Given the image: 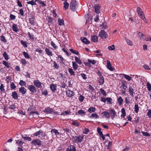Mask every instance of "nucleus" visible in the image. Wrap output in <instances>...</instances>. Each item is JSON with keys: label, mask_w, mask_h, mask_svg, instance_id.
<instances>
[{"label": "nucleus", "mask_w": 151, "mask_h": 151, "mask_svg": "<svg viewBox=\"0 0 151 151\" xmlns=\"http://www.w3.org/2000/svg\"><path fill=\"white\" fill-rule=\"evenodd\" d=\"M137 12L138 15L140 16V17L146 23H147V20L145 17L143 12L142 10L139 7H137Z\"/></svg>", "instance_id": "nucleus-1"}, {"label": "nucleus", "mask_w": 151, "mask_h": 151, "mask_svg": "<svg viewBox=\"0 0 151 151\" xmlns=\"http://www.w3.org/2000/svg\"><path fill=\"white\" fill-rule=\"evenodd\" d=\"M33 135L36 136H38V137L41 139H44L45 137L46 136V133L42 132L41 129L35 132Z\"/></svg>", "instance_id": "nucleus-2"}, {"label": "nucleus", "mask_w": 151, "mask_h": 151, "mask_svg": "<svg viewBox=\"0 0 151 151\" xmlns=\"http://www.w3.org/2000/svg\"><path fill=\"white\" fill-rule=\"evenodd\" d=\"M83 139V135H79V136H73L72 139L73 140V142L74 143H81Z\"/></svg>", "instance_id": "nucleus-3"}, {"label": "nucleus", "mask_w": 151, "mask_h": 151, "mask_svg": "<svg viewBox=\"0 0 151 151\" xmlns=\"http://www.w3.org/2000/svg\"><path fill=\"white\" fill-rule=\"evenodd\" d=\"M99 37L101 39H106L108 37V35L104 30H101L99 32Z\"/></svg>", "instance_id": "nucleus-4"}, {"label": "nucleus", "mask_w": 151, "mask_h": 151, "mask_svg": "<svg viewBox=\"0 0 151 151\" xmlns=\"http://www.w3.org/2000/svg\"><path fill=\"white\" fill-rule=\"evenodd\" d=\"M77 6V2L75 0H72L70 4V7L71 10L75 11Z\"/></svg>", "instance_id": "nucleus-5"}, {"label": "nucleus", "mask_w": 151, "mask_h": 151, "mask_svg": "<svg viewBox=\"0 0 151 151\" xmlns=\"http://www.w3.org/2000/svg\"><path fill=\"white\" fill-rule=\"evenodd\" d=\"M33 83L34 86L37 88H40L41 86L42 83L38 80H34Z\"/></svg>", "instance_id": "nucleus-6"}, {"label": "nucleus", "mask_w": 151, "mask_h": 151, "mask_svg": "<svg viewBox=\"0 0 151 151\" xmlns=\"http://www.w3.org/2000/svg\"><path fill=\"white\" fill-rule=\"evenodd\" d=\"M28 89L30 92L32 93H35L37 91L36 87L33 85L28 86Z\"/></svg>", "instance_id": "nucleus-7"}, {"label": "nucleus", "mask_w": 151, "mask_h": 151, "mask_svg": "<svg viewBox=\"0 0 151 151\" xmlns=\"http://www.w3.org/2000/svg\"><path fill=\"white\" fill-rule=\"evenodd\" d=\"M32 144L35 145H40L42 144L41 141L38 139H36L32 141L31 142Z\"/></svg>", "instance_id": "nucleus-8"}, {"label": "nucleus", "mask_w": 151, "mask_h": 151, "mask_svg": "<svg viewBox=\"0 0 151 151\" xmlns=\"http://www.w3.org/2000/svg\"><path fill=\"white\" fill-rule=\"evenodd\" d=\"M51 132L53 135H56L57 137H59V136L60 135V133L58 130L55 129H52L51 130Z\"/></svg>", "instance_id": "nucleus-9"}, {"label": "nucleus", "mask_w": 151, "mask_h": 151, "mask_svg": "<svg viewBox=\"0 0 151 151\" xmlns=\"http://www.w3.org/2000/svg\"><path fill=\"white\" fill-rule=\"evenodd\" d=\"M54 110L52 108H50L49 107H47L45 108L44 110L45 113H47V114H51L53 112H54Z\"/></svg>", "instance_id": "nucleus-10"}, {"label": "nucleus", "mask_w": 151, "mask_h": 151, "mask_svg": "<svg viewBox=\"0 0 151 151\" xmlns=\"http://www.w3.org/2000/svg\"><path fill=\"white\" fill-rule=\"evenodd\" d=\"M101 115L103 117H104L107 119L110 118V113L107 111H104L101 113Z\"/></svg>", "instance_id": "nucleus-11"}, {"label": "nucleus", "mask_w": 151, "mask_h": 151, "mask_svg": "<svg viewBox=\"0 0 151 151\" xmlns=\"http://www.w3.org/2000/svg\"><path fill=\"white\" fill-rule=\"evenodd\" d=\"M65 151H76V147L74 145H70L69 147L66 149Z\"/></svg>", "instance_id": "nucleus-12"}, {"label": "nucleus", "mask_w": 151, "mask_h": 151, "mask_svg": "<svg viewBox=\"0 0 151 151\" xmlns=\"http://www.w3.org/2000/svg\"><path fill=\"white\" fill-rule=\"evenodd\" d=\"M110 115H111V116L112 119L113 120L116 113V111L113 109H110L109 112Z\"/></svg>", "instance_id": "nucleus-13"}, {"label": "nucleus", "mask_w": 151, "mask_h": 151, "mask_svg": "<svg viewBox=\"0 0 151 151\" xmlns=\"http://www.w3.org/2000/svg\"><path fill=\"white\" fill-rule=\"evenodd\" d=\"M81 40L83 43L86 44H88L90 43V41L86 37H81Z\"/></svg>", "instance_id": "nucleus-14"}, {"label": "nucleus", "mask_w": 151, "mask_h": 151, "mask_svg": "<svg viewBox=\"0 0 151 151\" xmlns=\"http://www.w3.org/2000/svg\"><path fill=\"white\" fill-rule=\"evenodd\" d=\"M19 92L22 95H24L26 93L27 89L24 87H22L19 88Z\"/></svg>", "instance_id": "nucleus-15"}, {"label": "nucleus", "mask_w": 151, "mask_h": 151, "mask_svg": "<svg viewBox=\"0 0 151 151\" xmlns=\"http://www.w3.org/2000/svg\"><path fill=\"white\" fill-rule=\"evenodd\" d=\"M29 18V22L32 25L34 26L35 23L34 19L35 17L33 15L31 16Z\"/></svg>", "instance_id": "nucleus-16"}, {"label": "nucleus", "mask_w": 151, "mask_h": 151, "mask_svg": "<svg viewBox=\"0 0 151 151\" xmlns=\"http://www.w3.org/2000/svg\"><path fill=\"white\" fill-rule=\"evenodd\" d=\"M99 84L101 85H103L104 82V78L103 76L99 77L98 78Z\"/></svg>", "instance_id": "nucleus-17"}, {"label": "nucleus", "mask_w": 151, "mask_h": 151, "mask_svg": "<svg viewBox=\"0 0 151 151\" xmlns=\"http://www.w3.org/2000/svg\"><path fill=\"white\" fill-rule=\"evenodd\" d=\"M45 50L46 53L47 55L49 56H53V54L51 50L49 49L46 48H45Z\"/></svg>", "instance_id": "nucleus-18"}, {"label": "nucleus", "mask_w": 151, "mask_h": 151, "mask_svg": "<svg viewBox=\"0 0 151 151\" xmlns=\"http://www.w3.org/2000/svg\"><path fill=\"white\" fill-rule=\"evenodd\" d=\"M57 86L56 85L53 83L51 84L50 85V88L52 91L54 92L56 89Z\"/></svg>", "instance_id": "nucleus-19"}, {"label": "nucleus", "mask_w": 151, "mask_h": 151, "mask_svg": "<svg viewBox=\"0 0 151 151\" xmlns=\"http://www.w3.org/2000/svg\"><path fill=\"white\" fill-rule=\"evenodd\" d=\"M13 31L17 32L19 31V29L17 26V25L15 24H14L12 27Z\"/></svg>", "instance_id": "nucleus-20"}, {"label": "nucleus", "mask_w": 151, "mask_h": 151, "mask_svg": "<svg viewBox=\"0 0 151 151\" xmlns=\"http://www.w3.org/2000/svg\"><path fill=\"white\" fill-rule=\"evenodd\" d=\"M107 68L110 71H113V68L112 67L111 64L109 60H107Z\"/></svg>", "instance_id": "nucleus-21"}, {"label": "nucleus", "mask_w": 151, "mask_h": 151, "mask_svg": "<svg viewBox=\"0 0 151 151\" xmlns=\"http://www.w3.org/2000/svg\"><path fill=\"white\" fill-rule=\"evenodd\" d=\"M98 37L95 35H93L91 36V41L94 42H96L98 41Z\"/></svg>", "instance_id": "nucleus-22"}, {"label": "nucleus", "mask_w": 151, "mask_h": 151, "mask_svg": "<svg viewBox=\"0 0 151 151\" xmlns=\"http://www.w3.org/2000/svg\"><path fill=\"white\" fill-rule=\"evenodd\" d=\"M15 140L16 141V143L19 146H22L24 143V142L22 141L21 139L20 140L16 139Z\"/></svg>", "instance_id": "nucleus-23"}, {"label": "nucleus", "mask_w": 151, "mask_h": 151, "mask_svg": "<svg viewBox=\"0 0 151 151\" xmlns=\"http://www.w3.org/2000/svg\"><path fill=\"white\" fill-rule=\"evenodd\" d=\"M12 96L13 98L14 99H18V94L15 91L12 92Z\"/></svg>", "instance_id": "nucleus-24"}, {"label": "nucleus", "mask_w": 151, "mask_h": 151, "mask_svg": "<svg viewBox=\"0 0 151 151\" xmlns=\"http://www.w3.org/2000/svg\"><path fill=\"white\" fill-rule=\"evenodd\" d=\"M89 117L91 119L93 118L94 119H97L99 118V116L97 114L93 113L91 114L90 116Z\"/></svg>", "instance_id": "nucleus-25"}, {"label": "nucleus", "mask_w": 151, "mask_h": 151, "mask_svg": "<svg viewBox=\"0 0 151 151\" xmlns=\"http://www.w3.org/2000/svg\"><path fill=\"white\" fill-rule=\"evenodd\" d=\"M94 8L95 12L98 14L100 12V7L99 5H97L94 6Z\"/></svg>", "instance_id": "nucleus-26"}, {"label": "nucleus", "mask_w": 151, "mask_h": 151, "mask_svg": "<svg viewBox=\"0 0 151 151\" xmlns=\"http://www.w3.org/2000/svg\"><path fill=\"white\" fill-rule=\"evenodd\" d=\"M96 108L93 106L90 107L88 110V111L90 113H91L94 112L96 111Z\"/></svg>", "instance_id": "nucleus-27"}, {"label": "nucleus", "mask_w": 151, "mask_h": 151, "mask_svg": "<svg viewBox=\"0 0 151 151\" xmlns=\"http://www.w3.org/2000/svg\"><path fill=\"white\" fill-rule=\"evenodd\" d=\"M16 104H17L16 103H14L11 104H9L8 108L10 109L13 110L16 108Z\"/></svg>", "instance_id": "nucleus-28"}, {"label": "nucleus", "mask_w": 151, "mask_h": 151, "mask_svg": "<svg viewBox=\"0 0 151 151\" xmlns=\"http://www.w3.org/2000/svg\"><path fill=\"white\" fill-rule=\"evenodd\" d=\"M123 101V99L121 96H119L117 99V102L119 105H121Z\"/></svg>", "instance_id": "nucleus-29"}, {"label": "nucleus", "mask_w": 151, "mask_h": 151, "mask_svg": "<svg viewBox=\"0 0 151 151\" xmlns=\"http://www.w3.org/2000/svg\"><path fill=\"white\" fill-rule=\"evenodd\" d=\"M66 94L68 96L71 97L73 96V91L69 89L66 91Z\"/></svg>", "instance_id": "nucleus-30"}, {"label": "nucleus", "mask_w": 151, "mask_h": 151, "mask_svg": "<svg viewBox=\"0 0 151 151\" xmlns=\"http://www.w3.org/2000/svg\"><path fill=\"white\" fill-rule=\"evenodd\" d=\"M134 90L132 87H130L129 88V93L130 94V95L132 96H134Z\"/></svg>", "instance_id": "nucleus-31"}, {"label": "nucleus", "mask_w": 151, "mask_h": 151, "mask_svg": "<svg viewBox=\"0 0 151 151\" xmlns=\"http://www.w3.org/2000/svg\"><path fill=\"white\" fill-rule=\"evenodd\" d=\"M70 110H68L65 111H63L62 112L60 115L65 116L70 114Z\"/></svg>", "instance_id": "nucleus-32"}, {"label": "nucleus", "mask_w": 151, "mask_h": 151, "mask_svg": "<svg viewBox=\"0 0 151 151\" xmlns=\"http://www.w3.org/2000/svg\"><path fill=\"white\" fill-rule=\"evenodd\" d=\"M75 59L76 62L79 65H81L82 63V61L78 57L76 56Z\"/></svg>", "instance_id": "nucleus-33"}, {"label": "nucleus", "mask_w": 151, "mask_h": 151, "mask_svg": "<svg viewBox=\"0 0 151 151\" xmlns=\"http://www.w3.org/2000/svg\"><path fill=\"white\" fill-rule=\"evenodd\" d=\"M125 40L128 44L130 46H132L133 45V42L132 41L125 38Z\"/></svg>", "instance_id": "nucleus-34"}, {"label": "nucleus", "mask_w": 151, "mask_h": 151, "mask_svg": "<svg viewBox=\"0 0 151 151\" xmlns=\"http://www.w3.org/2000/svg\"><path fill=\"white\" fill-rule=\"evenodd\" d=\"M72 66H73V68L75 70H76L77 69L78 67V65L75 62H72Z\"/></svg>", "instance_id": "nucleus-35"}, {"label": "nucleus", "mask_w": 151, "mask_h": 151, "mask_svg": "<svg viewBox=\"0 0 151 151\" xmlns=\"http://www.w3.org/2000/svg\"><path fill=\"white\" fill-rule=\"evenodd\" d=\"M72 125L77 127H78L79 126V123L77 122V120H72Z\"/></svg>", "instance_id": "nucleus-36"}, {"label": "nucleus", "mask_w": 151, "mask_h": 151, "mask_svg": "<svg viewBox=\"0 0 151 151\" xmlns=\"http://www.w3.org/2000/svg\"><path fill=\"white\" fill-rule=\"evenodd\" d=\"M121 112L122 113L121 117H123L124 118L125 116H126V113L125 109L124 108H122V109Z\"/></svg>", "instance_id": "nucleus-37"}, {"label": "nucleus", "mask_w": 151, "mask_h": 151, "mask_svg": "<svg viewBox=\"0 0 151 151\" xmlns=\"http://www.w3.org/2000/svg\"><path fill=\"white\" fill-rule=\"evenodd\" d=\"M27 4H30L32 5H37L36 3L35 2V1L34 0H32L31 1H27Z\"/></svg>", "instance_id": "nucleus-38"}, {"label": "nucleus", "mask_w": 151, "mask_h": 151, "mask_svg": "<svg viewBox=\"0 0 151 151\" xmlns=\"http://www.w3.org/2000/svg\"><path fill=\"white\" fill-rule=\"evenodd\" d=\"M77 113L78 114L81 115V116L85 115L86 114V112L82 110H79Z\"/></svg>", "instance_id": "nucleus-39"}, {"label": "nucleus", "mask_w": 151, "mask_h": 151, "mask_svg": "<svg viewBox=\"0 0 151 151\" xmlns=\"http://www.w3.org/2000/svg\"><path fill=\"white\" fill-rule=\"evenodd\" d=\"M68 71L71 76H75V72L73 71V70L72 68H69L68 69Z\"/></svg>", "instance_id": "nucleus-40"}, {"label": "nucleus", "mask_w": 151, "mask_h": 151, "mask_svg": "<svg viewBox=\"0 0 151 151\" xmlns=\"http://www.w3.org/2000/svg\"><path fill=\"white\" fill-rule=\"evenodd\" d=\"M2 63L7 68H9L10 66V64L5 61H3Z\"/></svg>", "instance_id": "nucleus-41"}, {"label": "nucleus", "mask_w": 151, "mask_h": 151, "mask_svg": "<svg viewBox=\"0 0 151 151\" xmlns=\"http://www.w3.org/2000/svg\"><path fill=\"white\" fill-rule=\"evenodd\" d=\"M63 4L64 5L63 8L65 10H66L68 9L69 4L66 1H65L64 3Z\"/></svg>", "instance_id": "nucleus-42"}, {"label": "nucleus", "mask_w": 151, "mask_h": 151, "mask_svg": "<svg viewBox=\"0 0 151 151\" xmlns=\"http://www.w3.org/2000/svg\"><path fill=\"white\" fill-rule=\"evenodd\" d=\"M58 24L59 25H62L64 24V20L61 19H59L58 20Z\"/></svg>", "instance_id": "nucleus-43"}, {"label": "nucleus", "mask_w": 151, "mask_h": 151, "mask_svg": "<svg viewBox=\"0 0 151 151\" xmlns=\"http://www.w3.org/2000/svg\"><path fill=\"white\" fill-rule=\"evenodd\" d=\"M19 84L22 86H25L26 83L24 81L22 80H21Z\"/></svg>", "instance_id": "nucleus-44"}, {"label": "nucleus", "mask_w": 151, "mask_h": 151, "mask_svg": "<svg viewBox=\"0 0 151 151\" xmlns=\"http://www.w3.org/2000/svg\"><path fill=\"white\" fill-rule=\"evenodd\" d=\"M70 51L73 54L78 55L79 53L78 51L76 50H75L73 49H70Z\"/></svg>", "instance_id": "nucleus-45"}, {"label": "nucleus", "mask_w": 151, "mask_h": 151, "mask_svg": "<svg viewBox=\"0 0 151 151\" xmlns=\"http://www.w3.org/2000/svg\"><path fill=\"white\" fill-rule=\"evenodd\" d=\"M3 56L6 60H7L9 59V58L8 55H7L6 52H4L3 54Z\"/></svg>", "instance_id": "nucleus-46"}, {"label": "nucleus", "mask_w": 151, "mask_h": 151, "mask_svg": "<svg viewBox=\"0 0 151 151\" xmlns=\"http://www.w3.org/2000/svg\"><path fill=\"white\" fill-rule=\"evenodd\" d=\"M121 87L124 90H125L127 88V86L125 83H122L121 85Z\"/></svg>", "instance_id": "nucleus-47"}, {"label": "nucleus", "mask_w": 151, "mask_h": 151, "mask_svg": "<svg viewBox=\"0 0 151 151\" xmlns=\"http://www.w3.org/2000/svg\"><path fill=\"white\" fill-rule=\"evenodd\" d=\"M139 107L138 106V105L137 104H135L134 105V111L135 112L137 113L139 111Z\"/></svg>", "instance_id": "nucleus-48"}, {"label": "nucleus", "mask_w": 151, "mask_h": 151, "mask_svg": "<svg viewBox=\"0 0 151 151\" xmlns=\"http://www.w3.org/2000/svg\"><path fill=\"white\" fill-rule=\"evenodd\" d=\"M124 76L126 79L127 80L129 81H130L131 79V77L128 75L124 74Z\"/></svg>", "instance_id": "nucleus-49"}, {"label": "nucleus", "mask_w": 151, "mask_h": 151, "mask_svg": "<svg viewBox=\"0 0 151 151\" xmlns=\"http://www.w3.org/2000/svg\"><path fill=\"white\" fill-rule=\"evenodd\" d=\"M10 88L11 89H14L16 88V86L15 85L14 83L12 82L10 84Z\"/></svg>", "instance_id": "nucleus-50"}, {"label": "nucleus", "mask_w": 151, "mask_h": 151, "mask_svg": "<svg viewBox=\"0 0 151 151\" xmlns=\"http://www.w3.org/2000/svg\"><path fill=\"white\" fill-rule=\"evenodd\" d=\"M88 61L89 62L90 64L91 63L92 64L94 65L96 63V61L95 60H90L89 59H88Z\"/></svg>", "instance_id": "nucleus-51"}, {"label": "nucleus", "mask_w": 151, "mask_h": 151, "mask_svg": "<svg viewBox=\"0 0 151 151\" xmlns=\"http://www.w3.org/2000/svg\"><path fill=\"white\" fill-rule=\"evenodd\" d=\"M28 34L29 38L33 41L34 40V38L33 35L32 34H31L29 32L28 33Z\"/></svg>", "instance_id": "nucleus-52"}, {"label": "nucleus", "mask_w": 151, "mask_h": 151, "mask_svg": "<svg viewBox=\"0 0 151 151\" xmlns=\"http://www.w3.org/2000/svg\"><path fill=\"white\" fill-rule=\"evenodd\" d=\"M100 92H101V93L105 97L107 95V94L106 92L102 88H100Z\"/></svg>", "instance_id": "nucleus-53"}, {"label": "nucleus", "mask_w": 151, "mask_h": 151, "mask_svg": "<svg viewBox=\"0 0 151 151\" xmlns=\"http://www.w3.org/2000/svg\"><path fill=\"white\" fill-rule=\"evenodd\" d=\"M48 93V91L47 90H44L42 91V95L45 96L47 95Z\"/></svg>", "instance_id": "nucleus-54"}, {"label": "nucleus", "mask_w": 151, "mask_h": 151, "mask_svg": "<svg viewBox=\"0 0 151 151\" xmlns=\"http://www.w3.org/2000/svg\"><path fill=\"white\" fill-rule=\"evenodd\" d=\"M89 132V129L86 128H85L83 131V134H87Z\"/></svg>", "instance_id": "nucleus-55"}, {"label": "nucleus", "mask_w": 151, "mask_h": 151, "mask_svg": "<svg viewBox=\"0 0 151 151\" xmlns=\"http://www.w3.org/2000/svg\"><path fill=\"white\" fill-rule=\"evenodd\" d=\"M23 53V55L27 59H29L30 58L29 55L27 52L24 51Z\"/></svg>", "instance_id": "nucleus-56"}, {"label": "nucleus", "mask_w": 151, "mask_h": 151, "mask_svg": "<svg viewBox=\"0 0 151 151\" xmlns=\"http://www.w3.org/2000/svg\"><path fill=\"white\" fill-rule=\"evenodd\" d=\"M147 86L148 90L150 91H151V84L148 82L147 83Z\"/></svg>", "instance_id": "nucleus-57"}, {"label": "nucleus", "mask_w": 151, "mask_h": 151, "mask_svg": "<svg viewBox=\"0 0 151 151\" xmlns=\"http://www.w3.org/2000/svg\"><path fill=\"white\" fill-rule=\"evenodd\" d=\"M1 40L4 43H6L7 42L5 37L3 35H1Z\"/></svg>", "instance_id": "nucleus-58"}, {"label": "nucleus", "mask_w": 151, "mask_h": 151, "mask_svg": "<svg viewBox=\"0 0 151 151\" xmlns=\"http://www.w3.org/2000/svg\"><path fill=\"white\" fill-rule=\"evenodd\" d=\"M51 46L55 49H57L58 47L55 44V43L52 41H51Z\"/></svg>", "instance_id": "nucleus-59"}, {"label": "nucleus", "mask_w": 151, "mask_h": 151, "mask_svg": "<svg viewBox=\"0 0 151 151\" xmlns=\"http://www.w3.org/2000/svg\"><path fill=\"white\" fill-rule=\"evenodd\" d=\"M108 48L110 50H114L115 49L114 45H113L111 46H109Z\"/></svg>", "instance_id": "nucleus-60"}, {"label": "nucleus", "mask_w": 151, "mask_h": 151, "mask_svg": "<svg viewBox=\"0 0 151 151\" xmlns=\"http://www.w3.org/2000/svg\"><path fill=\"white\" fill-rule=\"evenodd\" d=\"M106 100L107 101V102L109 104H112L111 102L112 101V99L110 97L106 98Z\"/></svg>", "instance_id": "nucleus-61"}, {"label": "nucleus", "mask_w": 151, "mask_h": 151, "mask_svg": "<svg viewBox=\"0 0 151 151\" xmlns=\"http://www.w3.org/2000/svg\"><path fill=\"white\" fill-rule=\"evenodd\" d=\"M101 26L102 27V28L104 29H106L108 28L106 23V22H104Z\"/></svg>", "instance_id": "nucleus-62"}, {"label": "nucleus", "mask_w": 151, "mask_h": 151, "mask_svg": "<svg viewBox=\"0 0 151 151\" xmlns=\"http://www.w3.org/2000/svg\"><path fill=\"white\" fill-rule=\"evenodd\" d=\"M79 101L81 102H82L84 99V97L81 95H80L78 98Z\"/></svg>", "instance_id": "nucleus-63"}, {"label": "nucleus", "mask_w": 151, "mask_h": 151, "mask_svg": "<svg viewBox=\"0 0 151 151\" xmlns=\"http://www.w3.org/2000/svg\"><path fill=\"white\" fill-rule=\"evenodd\" d=\"M147 115L149 118H151V110L149 109L148 110Z\"/></svg>", "instance_id": "nucleus-64"}]
</instances>
